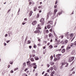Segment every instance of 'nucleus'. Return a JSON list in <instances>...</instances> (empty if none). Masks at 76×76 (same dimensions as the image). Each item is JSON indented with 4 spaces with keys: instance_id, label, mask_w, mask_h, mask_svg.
I'll return each instance as SVG.
<instances>
[{
    "instance_id": "nucleus-52",
    "label": "nucleus",
    "mask_w": 76,
    "mask_h": 76,
    "mask_svg": "<svg viewBox=\"0 0 76 76\" xmlns=\"http://www.w3.org/2000/svg\"><path fill=\"white\" fill-rule=\"evenodd\" d=\"M39 14H38L37 15V18H39Z\"/></svg>"
},
{
    "instance_id": "nucleus-58",
    "label": "nucleus",
    "mask_w": 76,
    "mask_h": 76,
    "mask_svg": "<svg viewBox=\"0 0 76 76\" xmlns=\"http://www.w3.org/2000/svg\"><path fill=\"white\" fill-rule=\"evenodd\" d=\"M29 48L30 49L32 48V46H29Z\"/></svg>"
},
{
    "instance_id": "nucleus-57",
    "label": "nucleus",
    "mask_w": 76,
    "mask_h": 76,
    "mask_svg": "<svg viewBox=\"0 0 76 76\" xmlns=\"http://www.w3.org/2000/svg\"><path fill=\"white\" fill-rule=\"evenodd\" d=\"M47 72H48V73L50 72V69H48L47 71Z\"/></svg>"
},
{
    "instance_id": "nucleus-18",
    "label": "nucleus",
    "mask_w": 76,
    "mask_h": 76,
    "mask_svg": "<svg viewBox=\"0 0 76 76\" xmlns=\"http://www.w3.org/2000/svg\"><path fill=\"white\" fill-rule=\"evenodd\" d=\"M57 12V10H56V9L54 10V14L56 15V12Z\"/></svg>"
},
{
    "instance_id": "nucleus-34",
    "label": "nucleus",
    "mask_w": 76,
    "mask_h": 76,
    "mask_svg": "<svg viewBox=\"0 0 76 76\" xmlns=\"http://www.w3.org/2000/svg\"><path fill=\"white\" fill-rule=\"evenodd\" d=\"M37 39H38V41H39V42H41V39H39V38H37Z\"/></svg>"
},
{
    "instance_id": "nucleus-39",
    "label": "nucleus",
    "mask_w": 76,
    "mask_h": 76,
    "mask_svg": "<svg viewBox=\"0 0 76 76\" xmlns=\"http://www.w3.org/2000/svg\"><path fill=\"white\" fill-rule=\"evenodd\" d=\"M27 42L28 44H30L31 43V41L28 40Z\"/></svg>"
},
{
    "instance_id": "nucleus-46",
    "label": "nucleus",
    "mask_w": 76,
    "mask_h": 76,
    "mask_svg": "<svg viewBox=\"0 0 76 76\" xmlns=\"http://www.w3.org/2000/svg\"><path fill=\"white\" fill-rule=\"evenodd\" d=\"M57 2H58L57 0H56V1L55 3V4H57Z\"/></svg>"
},
{
    "instance_id": "nucleus-7",
    "label": "nucleus",
    "mask_w": 76,
    "mask_h": 76,
    "mask_svg": "<svg viewBox=\"0 0 76 76\" xmlns=\"http://www.w3.org/2000/svg\"><path fill=\"white\" fill-rule=\"evenodd\" d=\"M37 21L35 20V21H33L32 23V25H36V24H37Z\"/></svg>"
},
{
    "instance_id": "nucleus-11",
    "label": "nucleus",
    "mask_w": 76,
    "mask_h": 76,
    "mask_svg": "<svg viewBox=\"0 0 76 76\" xmlns=\"http://www.w3.org/2000/svg\"><path fill=\"white\" fill-rule=\"evenodd\" d=\"M45 32H46L47 34H48V33H49V31L48 30H47L46 31H44V33L45 34Z\"/></svg>"
},
{
    "instance_id": "nucleus-24",
    "label": "nucleus",
    "mask_w": 76,
    "mask_h": 76,
    "mask_svg": "<svg viewBox=\"0 0 76 76\" xmlns=\"http://www.w3.org/2000/svg\"><path fill=\"white\" fill-rule=\"evenodd\" d=\"M27 64V65H29L30 64H31V63L30 61H28L26 62Z\"/></svg>"
},
{
    "instance_id": "nucleus-62",
    "label": "nucleus",
    "mask_w": 76,
    "mask_h": 76,
    "mask_svg": "<svg viewBox=\"0 0 76 76\" xmlns=\"http://www.w3.org/2000/svg\"><path fill=\"white\" fill-rule=\"evenodd\" d=\"M32 4V2H30L29 3V4L31 5Z\"/></svg>"
},
{
    "instance_id": "nucleus-38",
    "label": "nucleus",
    "mask_w": 76,
    "mask_h": 76,
    "mask_svg": "<svg viewBox=\"0 0 76 76\" xmlns=\"http://www.w3.org/2000/svg\"><path fill=\"white\" fill-rule=\"evenodd\" d=\"M40 25H41V24H38L37 25L38 27H41V26H40Z\"/></svg>"
},
{
    "instance_id": "nucleus-50",
    "label": "nucleus",
    "mask_w": 76,
    "mask_h": 76,
    "mask_svg": "<svg viewBox=\"0 0 76 76\" xmlns=\"http://www.w3.org/2000/svg\"><path fill=\"white\" fill-rule=\"evenodd\" d=\"M50 43L49 42L47 44V45L48 46V45H50Z\"/></svg>"
},
{
    "instance_id": "nucleus-3",
    "label": "nucleus",
    "mask_w": 76,
    "mask_h": 76,
    "mask_svg": "<svg viewBox=\"0 0 76 76\" xmlns=\"http://www.w3.org/2000/svg\"><path fill=\"white\" fill-rule=\"evenodd\" d=\"M35 34H41V31L39 30H36V31L34 32Z\"/></svg>"
},
{
    "instance_id": "nucleus-48",
    "label": "nucleus",
    "mask_w": 76,
    "mask_h": 76,
    "mask_svg": "<svg viewBox=\"0 0 76 76\" xmlns=\"http://www.w3.org/2000/svg\"><path fill=\"white\" fill-rule=\"evenodd\" d=\"M64 48V45H63L61 47V48Z\"/></svg>"
},
{
    "instance_id": "nucleus-8",
    "label": "nucleus",
    "mask_w": 76,
    "mask_h": 76,
    "mask_svg": "<svg viewBox=\"0 0 76 76\" xmlns=\"http://www.w3.org/2000/svg\"><path fill=\"white\" fill-rule=\"evenodd\" d=\"M62 13V11H61L60 12H59V13H57L56 16L57 17H58V15H61V13Z\"/></svg>"
},
{
    "instance_id": "nucleus-12",
    "label": "nucleus",
    "mask_w": 76,
    "mask_h": 76,
    "mask_svg": "<svg viewBox=\"0 0 76 76\" xmlns=\"http://www.w3.org/2000/svg\"><path fill=\"white\" fill-rule=\"evenodd\" d=\"M34 59L36 60H39V58L37 56H35L34 57Z\"/></svg>"
},
{
    "instance_id": "nucleus-32",
    "label": "nucleus",
    "mask_w": 76,
    "mask_h": 76,
    "mask_svg": "<svg viewBox=\"0 0 76 76\" xmlns=\"http://www.w3.org/2000/svg\"><path fill=\"white\" fill-rule=\"evenodd\" d=\"M73 36V34H71L70 35V37H72Z\"/></svg>"
},
{
    "instance_id": "nucleus-14",
    "label": "nucleus",
    "mask_w": 76,
    "mask_h": 76,
    "mask_svg": "<svg viewBox=\"0 0 76 76\" xmlns=\"http://www.w3.org/2000/svg\"><path fill=\"white\" fill-rule=\"evenodd\" d=\"M30 60L32 62H34V58H30Z\"/></svg>"
},
{
    "instance_id": "nucleus-22",
    "label": "nucleus",
    "mask_w": 76,
    "mask_h": 76,
    "mask_svg": "<svg viewBox=\"0 0 76 76\" xmlns=\"http://www.w3.org/2000/svg\"><path fill=\"white\" fill-rule=\"evenodd\" d=\"M22 76H28V75L25 73H24L22 74Z\"/></svg>"
},
{
    "instance_id": "nucleus-43",
    "label": "nucleus",
    "mask_w": 76,
    "mask_h": 76,
    "mask_svg": "<svg viewBox=\"0 0 76 76\" xmlns=\"http://www.w3.org/2000/svg\"><path fill=\"white\" fill-rule=\"evenodd\" d=\"M23 65H24V66H26V62H24L23 64Z\"/></svg>"
},
{
    "instance_id": "nucleus-41",
    "label": "nucleus",
    "mask_w": 76,
    "mask_h": 76,
    "mask_svg": "<svg viewBox=\"0 0 76 76\" xmlns=\"http://www.w3.org/2000/svg\"><path fill=\"white\" fill-rule=\"evenodd\" d=\"M10 10H11V9H10L9 10H8L7 13H9L10 12Z\"/></svg>"
},
{
    "instance_id": "nucleus-9",
    "label": "nucleus",
    "mask_w": 76,
    "mask_h": 76,
    "mask_svg": "<svg viewBox=\"0 0 76 76\" xmlns=\"http://www.w3.org/2000/svg\"><path fill=\"white\" fill-rule=\"evenodd\" d=\"M50 64L51 65V66H53V65L54 64V63L52 61H51L50 62Z\"/></svg>"
},
{
    "instance_id": "nucleus-53",
    "label": "nucleus",
    "mask_w": 76,
    "mask_h": 76,
    "mask_svg": "<svg viewBox=\"0 0 76 76\" xmlns=\"http://www.w3.org/2000/svg\"><path fill=\"white\" fill-rule=\"evenodd\" d=\"M74 45H76V41L74 42Z\"/></svg>"
},
{
    "instance_id": "nucleus-59",
    "label": "nucleus",
    "mask_w": 76,
    "mask_h": 76,
    "mask_svg": "<svg viewBox=\"0 0 76 76\" xmlns=\"http://www.w3.org/2000/svg\"><path fill=\"white\" fill-rule=\"evenodd\" d=\"M10 42V40H8L7 41V43H9Z\"/></svg>"
},
{
    "instance_id": "nucleus-33",
    "label": "nucleus",
    "mask_w": 76,
    "mask_h": 76,
    "mask_svg": "<svg viewBox=\"0 0 76 76\" xmlns=\"http://www.w3.org/2000/svg\"><path fill=\"white\" fill-rule=\"evenodd\" d=\"M58 46H57V45H56V44H55V45L54 46V47L55 48H57V47Z\"/></svg>"
},
{
    "instance_id": "nucleus-45",
    "label": "nucleus",
    "mask_w": 76,
    "mask_h": 76,
    "mask_svg": "<svg viewBox=\"0 0 76 76\" xmlns=\"http://www.w3.org/2000/svg\"><path fill=\"white\" fill-rule=\"evenodd\" d=\"M24 20H26V21H27L28 20V19H27V18H25L24 19Z\"/></svg>"
},
{
    "instance_id": "nucleus-37",
    "label": "nucleus",
    "mask_w": 76,
    "mask_h": 76,
    "mask_svg": "<svg viewBox=\"0 0 76 76\" xmlns=\"http://www.w3.org/2000/svg\"><path fill=\"white\" fill-rule=\"evenodd\" d=\"M61 43L62 44H64V41H62L61 42Z\"/></svg>"
},
{
    "instance_id": "nucleus-10",
    "label": "nucleus",
    "mask_w": 76,
    "mask_h": 76,
    "mask_svg": "<svg viewBox=\"0 0 76 76\" xmlns=\"http://www.w3.org/2000/svg\"><path fill=\"white\" fill-rule=\"evenodd\" d=\"M49 48L50 49H52V48H53V46L52 45H51L49 46Z\"/></svg>"
},
{
    "instance_id": "nucleus-23",
    "label": "nucleus",
    "mask_w": 76,
    "mask_h": 76,
    "mask_svg": "<svg viewBox=\"0 0 76 76\" xmlns=\"http://www.w3.org/2000/svg\"><path fill=\"white\" fill-rule=\"evenodd\" d=\"M54 69V68L53 67H51L50 68H49V70H53Z\"/></svg>"
},
{
    "instance_id": "nucleus-26",
    "label": "nucleus",
    "mask_w": 76,
    "mask_h": 76,
    "mask_svg": "<svg viewBox=\"0 0 76 76\" xmlns=\"http://www.w3.org/2000/svg\"><path fill=\"white\" fill-rule=\"evenodd\" d=\"M64 42H65V43L66 44H67V42H68V40L66 39H65V40Z\"/></svg>"
},
{
    "instance_id": "nucleus-27",
    "label": "nucleus",
    "mask_w": 76,
    "mask_h": 76,
    "mask_svg": "<svg viewBox=\"0 0 76 76\" xmlns=\"http://www.w3.org/2000/svg\"><path fill=\"white\" fill-rule=\"evenodd\" d=\"M53 56L52 55H51L50 57V60L51 61L53 60Z\"/></svg>"
},
{
    "instance_id": "nucleus-15",
    "label": "nucleus",
    "mask_w": 76,
    "mask_h": 76,
    "mask_svg": "<svg viewBox=\"0 0 76 76\" xmlns=\"http://www.w3.org/2000/svg\"><path fill=\"white\" fill-rule=\"evenodd\" d=\"M53 35V34H51V33H50L48 34L49 37V38H51V36Z\"/></svg>"
},
{
    "instance_id": "nucleus-1",
    "label": "nucleus",
    "mask_w": 76,
    "mask_h": 76,
    "mask_svg": "<svg viewBox=\"0 0 76 76\" xmlns=\"http://www.w3.org/2000/svg\"><path fill=\"white\" fill-rule=\"evenodd\" d=\"M74 59V56L69 57L68 58V62H72V61H73Z\"/></svg>"
},
{
    "instance_id": "nucleus-4",
    "label": "nucleus",
    "mask_w": 76,
    "mask_h": 76,
    "mask_svg": "<svg viewBox=\"0 0 76 76\" xmlns=\"http://www.w3.org/2000/svg\"><path fill=\"white\" fill-rule=\"evenodd\" d=\"M31 64L33 65V66L34 69H37V65H36V63H34L33 64Z\"/></svg>"
},
{
    "instance_id": "nucleus-56",
    "label": "nucleus",
    "mask_w": 76,
    "mask_h": 76,
    "mask_svg": "<svg viewBox=\"0 0 76 76\" xmlns=\"http://www.w3.org/2000/svg\"><path fill=\"white\" fill-rule=\"evenodd\" d=\"M69 48H68V47H67V48H66V51H68V50H69Z\"/></svg>"
},
{
    "instance_id": "nucleus-19",
    "label": "nucleus",
    "mask_w": 76,
    "mask_h": 76,
    "mask_svg": "<svg viewBox=\"0 0 76 76\" xmlns=\"http://www.w3.org/2000/svg\"><path fill=\"white\" fill-rule=\"evenodd\" d=\"M66 50H65V49H63L62 50L61 52L62 53H64L65 52Z\"/></svg>"
},
{
    "instance_id": "nucleus-40",
    "label": "nucleus",
    "mask_w": 76,
    "mask_h": 76,
    "mask_svg": "<svg viewBox=\"0 0 76 76\" xmlns=\"http://www.w3.org/2000/svg\"><path fill=\"white\" fill-rule=\"evenodd\" d=\"M18 68L17 67L14 70V71H16V70H18Z\"/></svg>"
},
{
    "instance_id": "nucleus-54",
    "label": "nucleus",
    "mask_w": 76,
    "mask_h": 76,
    "mask_svg": "<svg viewBox=\"0 0 76 76\" xmlns=\"http://www.w3.org/2000/svg\"><path fill=\"white\" fill-rule=\"evenodd\" d=\"M28 70V69L27 68H26V69L25 70H24V71L25 72H26V70Z\"/></svg>"
},
{
    "instance_id": "nucleus-61",
    "label": "nucleus",
    "mask_w": 76,
    "mask_h": 76,
    "mask_svg": "<svg viewBox=\"0 0 76 76\" xmlns=\"http://www.w3.org/2000/svg\"><path fill=\"white\" fill-rule=\"evenodd\" d=\"M38 74L37 73H36L35 74V76H38Z\"/></svg>"
},
{
    "instance_id": "nucleus-2",
    "label": "nucleus",
    "mask_w": 76,
    "mask_h": 76,
    "mask_svg": "<svg viewBox=\"0 0 76 76\" xmlns=\"http://www.w3.org/2000/svg\"><path fill=\"white\" fill-rule=\"evenodd\" d=\"M40 22H41V25H44V19L43 18H42L40 20Z\"/></svg>"
},
{
    "instance_id": "nucleus-55",
    "label": "nucleus",
    "mask_w": 76,
    "mask_h": 76,
    "mask_svg": "<svg viewBox=\"0 0 76 76\" xmlns=\"http://www.w3.org/2000/svg\"><path fill=\"white\" fill-rule=\"evenodd\" d=\"M8 35L7 34H6L5 35V37H7Z\"/></svg>"
},
{
    "instance_id": "nucleus-49",
    "label": "nucleus",
    "mask_w": 76,
    "mask_h": 76,
    "mask_svg": "<svg viewBox=\"0 0 76 76\" xmlns=\"http://www.w3.org/2000/svg\"><path fill=\"white\" fill-rule=\"evenodd\" d=\"M68 65H69V63H67L66 64V65L65 66V67H67Z\"/></svg>"
},
{
    "instance_id": "nucleus-60",
    "label": "nucleus",
    "mask_w": 76,
    "mask_h": 76,
    "mask_svg": "<svg viewBox=\"0 0 76 76\" xmlns=\"http://www.w3.org/2000/svg\"><path fill=\"white\" fill-rule=\"evenodd\" d=\"M26 23H22V24L23 25H25V24Z\"/></svg>"
},
{
    "instance_id": "nucleus-6",
    "label": "nucleus",
    "mask_w": 76,
    "mask_h": 76,
    "mask_svg": "<svg viewBox=\"0 0 76 76\" xmlns=\"http://www.w3.org/2000/svg\"><path fill=\"white\" fill-rule=\"evenodd\" d=\"M60 56H61V54H58L56 55V57L57 58L58 60H59V59H60Z\"/></svg>"
},
{
    "instance_id": "nucleus-28",
    "label": "nucleus",
    "mask_w": 76,
    "mask_h": 76,
    "mask_svg": "<svg viewBox=\"0 0 76 76\" xmlns=\"http://www.w3.org/2000/svg\"><path fill=\"white\" fill-rule=\"evenodd\" d=\"M63 37H64V36L63 35L62 36H60L59 37V38H61L62 39V38H63Z\"/></svg>"
},
{
    "instance_id": "nucleus-47",
    "label": "nucleus",
    "mask_w": 76,
    "mask_h": 76,
    "mask_svg": "<svg viewBox=\"0 0 76 76\" xmlns=\"http://www.w3.org/2000/svg\"><path fill=\"white\" fill-rule=\"evenodd\" d=\"M65 65V63H62V67L63 66V65Z\"/></svg>"
},
{
    "instance_id": "nucleus-36",
    "label": "nucleus",
    "mask_w": 76,
    "mask_h": 76,
    "mask_svg": "<svg viewBox=\"0 0 76 76\" xmlns=\"http://www.w3.org/2000/svg\"><path fill=\"white\" fill-rule=\"evenodd\" d=\"M73 45V44L71 43L70 44V47H72Z\"/></svg>"
},
{
    "instance_id": "nucleus-42",
    "label": "nucleus",
    "mask_w": 76,
    "mask_h": 76,
    "mask_svg": "<svg viewBox=\"0 0 76 76\" xmlns=\"http://www.w3.org/2000/svg\"><path fill=\"white\" fill-rule=\"evenodd\" d=\"M50 64H47V67H50Z\"/></svg>"
},
{
    "instance_id": "nucleus-63",
    "label": "nucleus",
    "mask_w": 76,
    "mask_h": 76,
    "mask_svg": "<svg viewBox=\"0 0 76 76\" xmlns=\"http://www.w3.org/2000/svg\"><path fill=\"white\" fill-rule=\"evenodd\" d=\"M57 50V51H61V49H58Z\"/></svg>"
},
{
    "instance_id": "nucleus-64",
    "label": "nucleus",
    "mask_w": 76,
    "mask_h": 76,
    "mask_svg": "<svg viewBox=\"0 0 76 76\" xmlns=\"http://www.w3.org/2000/svg\"><path fill=\"white\" fill-rule=\"evenodd\" d=\"M10 73H13V71H12V70L11 72H10Z\"/></svg>"
},
{
    "instance_id": "nucleus-44",
    "label": "nucleus",
    "mask_w": 76,
    "mask_h": 76,
    "mask_svg": "<svg viewBox=\"0 0 76 76\" xmlns=\"http://www.w3.org/2000/svg\"><path fill=\"white\" fill-rule=\"evenodd\" d=\"M57 6L56 5L54 6V9H56V8H57Z\"/></svg>"
},
{
    "instance_id": "nucleus-35",
    "label": "nucleus",
    "mask_w": 76,
    "mask_h": 76,
    "mask_svg": "<svg viewBox=\"0 0 76 76\" xmlns=\"http://www.w3.org/2000/svg\"><path fill=\"white\" fill-rule=\"evenodd\" d=\"M57 59L56 58H55L54 59V61H57Z\"/></svg>"
},
{
    "instance_id": "nucleus-13",
    "label": "nucleus",
    "mask_w": 76,
    "mask_h": 76,
    "mask_svg": "<svg viewBox=\"0 0 76 76\" xmlns=\"http://www.w3.org/2000/svg\"><path fill=\"white\" fill-rule=\"evenodd\" d=\"M47 28L48 29H50L51 28V25L49 24L47 26Z\"/></svg>"
},
{
    "instance_id": "nucleus-51",
    "label": "nucleus",
    "mask_w": 76,
    "mask_h": 76,
    "mask_svg": "<svg viewBox=\"0 0 76 76\" xmlns=\"http://www.w3.org/2000/svg\"><path fill=\"white\" fill-rule=\"evenodd\" d=\"M38 46H41V44L40 43L37 44Z\"/></svg>"
},
{
    "instance_id": "nucleus-5",
    "label": "nucleus",
    "mask_w": 76,
    "mask_h": 76,
    "mask_svg": "<svg viewBox=\"0 0 76 76\" xmlns=\"http://www.w3.org/2000/svg\"><path fill=\"white\" fill-rule=\"evenodd\" d=\"M53 32L54 35L56 37V39H58V36H57V34H56V33H55V31H53Z\"/></svg>"
},
{
    "instance_id": "nucleus-31",
    "label": "nucleus",
    "mask_w": 76,
    "mask_h": 76,
    "mask_svg": "<svg viewBox=\"0 0 76 76\" xmlns=\"http://www.w3.org/2000/svg\"><path fill=\"white\" fill-rule=\"evenodd\" d=\"M13 62L12 61H11L10 62H9V63H10V64H13Z\"/></svg>"
},
{
    "instance_id": "nucleus-25",
    "label": "nucleus",
    "mask_w": 76,
    "mask_h": 76,
    "mask_svg": "<svg viewBox=\"0 0 76 76\" xmlns=\"http://www.w3.org/2000/svg\"><path fill=\"white\" fill-rule=\"evenodd\" d=\"M41 29V28L40 27H38L36 28V30Z\"/></svg>"
},
{
    "instance_id": "nucleus-30",
    "label": "nucleus",
    "mask_w": 76,
    "mask_h": 76,
    "mask_svg": "<svg viewBox=\"0 0 76 76\" xmlns=\"http://www.w3.org/2000/svg\"><path fill=\"white\" fill-rule=\"evenodd\" d=\"M34 48H37V45H35V44H34Z\"/></svg>"
},
{
    "instance_id": "nucleus-17",
    "label": "nucleus",
    "mask_w": 76,
    "mask_h": 76,
    "mask_svg": "<svg viewBox=\"0 0 76 76\" xmlns=\"http://www.w3.org/2000/svg\"><path fill=\"white\" fill-rule=\"evenodd\" d=\"M37 7H34V12H35V11H37Z\"/></svg>"
},
{
    "instance_id": "nucleus-21",
    "label": "nucleus",
    "mask_w": 76,
    "mask_h": 76,
    "mask_svg": "<svg viewBox=\"0 0 76 76\" xmlns=\"http://www.w3.org/2000/svg\"><path fill=\"white\" fill-rule=\"evenodd\" d=\"M49 23H50V24L51 25H52L53 24V21H48Z\"/></svg>"
},
{
    "instance_id": "nucleus-16",
    "label": "nucleus",
    "mask_w": 76,
    "mask_h": 76,
    "mask_svg": "<svg viewBox=\"0 0 76 76\" xmlns=\"http://www.w3.org/2000/svg\"><path fill=\"white\" fill-rule=\"evenodd\" d=\"M54 74V71H53L50 75V76H54L53 75Z\"/></svg>"
},
{
    "instance_id": "nucleus-29",
    "label": "nucleus",
    "mask_w": 76,
    "mask_h": 76,
    "mask_svg": "<svg viewBox=\"0 0 76 76\" xmlns=\"http://www.w3.org/2000/svg\"><path fill=\"white\" fill-rule=\"evenodd\" d=\"M65 35L66 37H67V36H68L69 35V32H67L66 34Z\"/></svg>"
},
{
    "instance_id": "nucleus-20",
    "label": "nucleus",
    "mask_w": 76,
    "mask_h": 76,
    "mask_svg": "<svg viewBox=\"0 0 76 76\" xmlns=\"http://www.w3.org/2000/svg\"><path fill=\"white\" fill-rule=\"evenodd\" d=\"M32 13L33 12L32 11H30V13L29 14V15L31 16V15H32Z\"/></svg>"
}]
</instances>
